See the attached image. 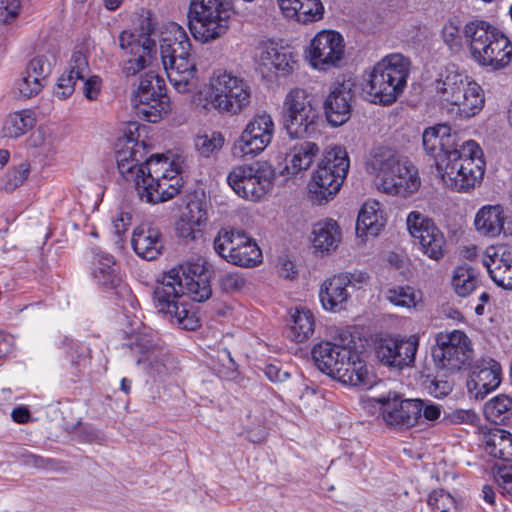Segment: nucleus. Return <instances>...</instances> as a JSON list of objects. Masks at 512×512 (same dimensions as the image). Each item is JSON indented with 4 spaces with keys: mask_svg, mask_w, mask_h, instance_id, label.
Masks as SVG:
<instances>
[{
    "mask_svg": "<svg viewBox=\"0 0 512 512\" xmlns=\"http://www.w3.org/2000/svg\"><path fill=\"white\" fill-rule=\"evenodd\" d=\"M116 162L119 173L133 182L141 200L158 204L179 194L182 179L176 165L167 157L156 155L146 159L145 144L132 134L118 140Z\"/></svg>",
    "mask_w": 512,
    "mask_h": 512,
    "instance_id": "f257e3e1",
    "label": "nucleus"
},
{
    "mask_svg": "<svg viewBox=\"0 0 512 512\" xmlns=\"http://www.w3.org/2000/svg\"><path fill=\"white\" fill-rule=\"evenodd\" d=\"M202 302L211 296L207 261L198 257L166 272L154 290V306L171 324L185 330H196L200 323L196 312L185 301Z\"/></svg>",
    "mask_w": 512,
    "mask_h": 512,
    "instance_id": "f03ea898",
    "label": "nucleus"
},
{
    "mask_svg": "<svg viewBox=\"0 0 512 512\" xmlns=\"http://www.w3.org/2000/svg\"><path fill=\"white\" fill-rule=\"evenodd\" d=\"M365 169L376 188L391 196H410L418 191L421 179L412 162L395 149L379 146L367 158Z\"/></svg>",
    "mask_w": 512,
    "mask_h": 512,
    "instance_id": "7ed1b4c3",
    "label": "nucleus"
},
{
    "mask_svg": "<svg viewBox=\"0 0 512 512\" xmlns=\"http://www.w3.org/2000/svg\"><path fill=\"white\" fill-rule=\"evenodd\" d=\"M159 52L172 87L180 94L192 92L196 87L197 67L185 29L175 22L163 25L159 37Z\"/></svg>",
    "mask_w": 512,
    "mask_h": 512,
    "instance_id": "20e7f679",
    "label": "nucleus"
},
{
    "mask_svg": "<svg viewBox=\"0 0 512 512\" xmlns=\"http://www.w3.org/2000/svg\"><path fill=\"white\" fill-rule=\"evenodd\" d=\"M432 86L435 97L454 119L469 120L485 106L483 88L453 66L441 69Z\"/></svg>",
    "mask_w": 512,
    "mask_h": 512,
    "instance_id": "39448f33",
    "label": "nucleus"
},
{
    "mask_svg": "<svg viewBox=\"0 0 512 512\" xmlns=\"http://www.w3.org/2000/svg\"><path fill=\"white\" fill-rule=\"evenodd\" d=\"M435 167L442 184L459 193L473 190L485 173L483 152L474 140L464 141L452 151L436 156Z\"/></svg>",
    "mask_w": 512,
    "mask_h": 512,
    "instance_id": "423d86ee",
    "label": "nucleus"
},
{
    "mask_svg": "<svg viewBox=\"0 0 512 512\" xmlns=\"http://www.w3.org/2000/svg\"><path fill=\"white\" fill-rule=\"evenodd\" d=\"M410 61L400 53H392L378 61L367 74L363 93L375 104L390 105L403 93L409 76Z\"/></svg>",
    "mask_w": 512,
    "mask_h": 512,
    "instance_id": "0eeeda50",
    "label": "nucleus"
},
{
    "mask_svg": "<svg viewBox=\"0 0 512 512\" xmlns=\"http://www.w3.org/2000/svg\"><path fill=\"white\" fill-rule=\"evenodd\" d=\"M463 37L472 58L481 66L494 70L506 67L512 57V44L498 28L484 20L465 24Z\"/></svg>",
    "mask_w": 512,
    "mask_h": 512,
    "instance_id": "6e6552de",
    "label": "nucleus"
},
{
    "mask_svg": "<svg viewBox=\"0 0 512 512\" xmlns=\"http://www.w3.org/2000/svg\"><path fill=\"white\" fill-rule=\"evenodd\" d=\"M251 95L246 80L225 69H216L209 76L203 108L238 115L249 106Z\"/></svg>",
    "mask_w": 512,
    "mask_h": 512,
    "instance_id": "1a4fd4ad",
    "label": "nucleus"
},
{
    "mask_svg": "<svg viewBox=\"0 0 512 512\" xmlns=\"http://www.w3.org/2000/svg\"><path fill=\"white\" fill-rule=\"evenodd\" d=\"M231 14L228 0H190V32L200 43L214 42L229 30Z\"/></svg>",
    "mask_w": 512,
    "mask_h": 512,
    "instance_id": "9d476101",
    "label": "nucleus"
},
{
    "mask_svg": "<svg viewBox=\"0 0 512 512\" xmlns=\"http://www.w3.org/2000/svg\"><path fill=\"white\" fill-rule=\"evenodd\" d=\"M349 166V157L344 148L334 146L327 150L308 182L311 200L319 205L332 200L339 192Z\"/></svg>",
    "mask_w": 512,
    "mask_h": 512,
    "instance_id": "9b49d317",
    "label": "nucleus"
},
{
    "mask_svg": "<svg viewBox=\"0 0 512 512\" xmlns=\"http://www.w3.org/2000/svg\"><path fill=\"white\" fill-rule=\"evenodd\" d=\"M380 405L382 419L394 427H413L423 420L435 421L441 415V408L430 400L403 399L396 393L374 398Z\"/></svg>",
    "mask_w": 512,
    "mask_h": 512,
    "instance_id": "f8f14e48",
    "label": "nucleus"
},
{
    "mask_svg": "<svg viewBox=\"0 0 512 512\" xmlns=\"http://www.w3.org/2000/svg\"><path fill=\"white\" fill-rule=\"evenodd\" d=\"M319 113L310 94L301 88L290 90L283 102V125L290 138L312 135L318 125Z\"/></svg>",
    "mask_w": 512,
    "mask_h": 512,
    "instance_id": "ddd939ff",
    "label": "nucleus"
},
{
    "mask_svg": "<svg viewBox=\"0 0 512 512\" xmlns=\"http://www.w3.org/2000/svg\"><path fill=\"white\" fill-rule=\"evenodd\" d=\"M274 176L269 163L258 161L233 167L227 175V183L239 197L255 202L272 189Z\"/></svg>",
    "mask_w": 512,
    "mask_h": 512,
    "instance_id": "4468645a",
    "label": "nucleus"
},
{
    "mask_svg": "<svg viewBox=\"0 0 512 512\" xmlns=\"http://www.w3.org/2000/svg\"><path fill=\"white\" fill-rule=\"evenodd\" d=\"M274 134L272 116L267 112L255 114L234 141L231 153L237 159H252L271 144Z\"/></svg>",
    "mask_w": 512,
    "mask_h": 512,
    "instance_id": "2eb2a0df",
    "label": "nucleus"
},
{
    "mask_svg": "<svg viewBox=\"0 0 512 512\" xmlns=\"http://www.w3.org/2000/svg\"><path fill=\"white\" fill-rule=\"evenodd\" d=\"M153 30L151 19L146 18L142 24L143 34L127 30L120 33L119 47L129 55L122 68L126 76H135L151 64L156 46L155 41L150 38Z\"/></svg>",
    "mask_w": 512,
    "mask_h": 512,
    "instance_id": "dca6fc26",
    "label": "nucleus"
},
{
    "mask_svg": "<svg viewBox=\"0 0 512 512\" xmlns=\"http://www.w3.org/2000/svg\"><path fill=\"white\" fill-rule=\"evenodd\" d=\"M214 249L227 262L237 266L253 267L262 259L256 242L238 230L221 229L214 239Z\"/></svg>",
    "mask_w": 512,
    "mask_h": 512,
    "instance_id": "f3484780",
    "label": "nucleus"
},
{
    "mask_svg": "<svg viewBox=\"0 0 512 512\" xmlns=\"http://www.w3.org/2000/svg\"><path fill=\"white\" fill-rule=\"evenodd\" d=\"M432 353L440 367L457 371L471 359V342L460 330L440 332L436 336V347Z\"/></svg>",
    "mask_w": 512,
    "mask_h": 512,
    "instance_id": "a211bd4d",
    "label": "nucleus"
},
{
    "mask_svg": "<svg viewBox=\"0 0 512 512\" xmlns=\"http://www.w3.org/2000/svg\"><path fill=\"white\" fill-rule=\"evenodd\" d=\"M406 226L424 255L436 261L444 256L445 236L430 218L419 211H411Z\"/></svg>",
    "mask_w": 512,
    "mask_h": 512,
    "instance_id": "6ab92c4d",
    "label": "nucleus"
},
{
    "mask_svg": "<svg viewBox=\"0 0 512 512\" xmlns=\"http://www.w3.org/2000/svg\"><path fill=\"white\" fill-rule=\"evenodd\" d=\"M343 55L344 43L341 34L323 30L311 40L306 57L314 69L328 71L339 66Z\"/></svg>",
    "mask_w": 512,
    "mask_h": 512,
    "instance_id": "aec40b11",
    "label": "nucleus"
},
{
    "mask_svg": "<svg viewBox=\"0 0 512 512\" xmlns=\"http://www.w3.org/2000/svg\"><path fill=\"white\" fill-rule=\"evenodd\" d=\"M354 345L352 334L342 331L334 343L321 342L315 345L312 349V358L320 371L336 379L340 365L343 366L345 359H349Z\"/></svg>",
    "mask_w": 512,
    "mask_h": 512,
    "instance_id": "412c9836",
    "label": "nucleus"
},
{
    "mask_svg": "<svg viewBox=\"0 0 512 512\" xmlns=\"http://www.w3.org/2000/svg\"><path fill=\"white\" fill-rule=\"evenodd\" d=\"M255 62L263 74L287 76L293 72L296 59L289 48L268 40L257 46Z\"/></svg>",
    "mask_w": 512,
    "mask_h": 512,
    "instance_id": "4be33fe9",
    "label": "nucleus"
},
{
    "mask_svg": "<svg viewBox=\"0 0 512 512\" xmlns=\"http://www.w3.org/2000/svg\"><path fill=\"white\" fill-rule=\"evenodd\" d=\"M418 345L416 336L407 339L383 337L378 341L376 354L382 364L402 369L413 364Z\"/></svg>",
    "mask_w": 512,
    "mask_h": 512,
    "instance_id": "5701e85b",
    "label": "nucleus"
},
{
    "mask_svg": "<svg viewBox=\"0 0 512 512\" xmlns=\"http://www.w3.org/2000/svg\"><path fill=\"white\" fill-rule=\"evenodd\" d=\"M492 281L504 289H512V246L498 244L488 246L482 255Z\"/></svg>",
    "mask_w": 512,
    "mask_h": 512,
    "instance_id": "b1692460",
    "label": "nucleus"
},
{
    "mask_svg": "<svg viewBox=\"0 0 512 512\" xmlns=\"http://www.w3.org/2000/svg\"><path fill=\"white\" fill-rule=\"evenodd\" d=\"M132 350L137 356V365L150 376L163 377L168 374L169 366L166 354L153 339L145 334L139 335L132 344Z\"/></svg>",
    "mask_w": 512,
    "mask_h": 512,
    "instance_id": "393cba45",
    "label": "nucleus"
},
{
    "mask_svg": "<svg viewBox=\"0 0 512 512\" xmlns=\"http://www.w3.org/2000/svg\"><path fill=\"white\" fill-rule=\"evenodd\" d=\"M51 73V63L46 56L31 59L15 82V90L23 98H31L44 88Z\"/></svg>",
    "mask_w": 512,
    "mask_h": 512,
    "instance_id": "a878e982",
    "label": "nucleus"
},
{
    "mask_svg": "<svg viewBox=\"0 0 512 512\" xmlns=\"http://www.w3.org/2000/svg\"><path fill=\"white\" fill-rule=\"evenodd\" d=\"M320 153V147L310 141L297 143L285 153L279 164V174L285 179L297 177L306 172Z\"/></svg>",
    "mask_w": 512,
    "mask_h": 512,
    "instance_id": "bb28decb",
    "label": "nucleus"
},
{
    "mask_svg": "<svg viewBox=\"0 0 512 512\" xmlns=\"http://www.w3.org/2000/svg\"><path fill=\"white\" fill-rule=\"evenodd\" d=\"M473 225L480 236L495 239L509 233L511 222L501 205L488 204L476 212Z\"/></svg>",
    "mask_w": 512,
    "mask_h": 512,
    "instance_id": "cd10ccee",
    "label": "nucleus"
},
{
    "mask_svg": "<svg viewBox=\"0 0 512 512\" xmlns=\"http://www.w3.org/2000/svg\"><path fill=\"white\" fill-rule=\"evenodd\" d=\"M352 90L346 83L336 84L330 90L324 102L327 121L332 126H341L351 116Z\"/></svg>",
    "mask_w": 512,
    "mask_h": 512,
    "instance_id": "c85d7f7f",
    "label": "nucleus"
},
{
    "mask_svg": "<svg viewBox=\"0 0 512 512\" xmlns=\"http://www.w3.org/2000/svg\"><path fill=\"white\" fill-rule=\"evenodd\" d=\"M336 380L363 389L371 388L375 383L374 375L361 358L356 345L351 350L349 359H345L343 366L340 365Z\"/></svg>",
    "mask_w": 512,
    "mask_h": 512,
    "instance_id": "c756f323",
    "label": "nucleus"
},
{
    "mask_svg": "<svg viewBox=\"0 0 512 512\" xmlns=\"http://www.w3.org/2000/svg\"><path fill=\"white\" fill-rule=\"evenodd\" d=\"M131 244L139 257L154 260L163 249L162 234L158 227L149 222H143L134 229Z\"/></svg>",
    "mask_w": 512,
    "mask_h": 512,
    "instance_id": "7c9ffc66",
    "label": "nucleus"
},
{
    "mask_svg": "<svg viewBox=\"0 0 512 512\" xmlns=\"http://www.w3.org/2000/svg\"><path fill=\"white\" fill-rule=\"evenodd\" d=\"M502 369L493 359L484 361L472 372L468 381V389L476 398L483 399L501 383Z\"/></svg>",
    "mask_w": 512,
    "mask_h": 512,
    "instance_id": "2f4dec72",
    "label": "nucleus"
},
{
    "mask_svg": "<svg viewBox=\"0 0 512 512\" xmlns=\"http://www.w3.org/2000/svg\"><path fill=\"white\" fill-rule=\"evenodd\" d=\"M346 281V277L335 274L321 283L319 300L325 311L340 312L346 308L351 296Z\"/></svg>",
    "mask_w": 512,
    "mask_h": 512,
    "instance_id": "473e14b6",
    "label": "nucleus"
},
{
    "mask_svg": "<svg viewBox=\"0 0 512 512\" xmlns=\"http://www.w3.org/2000/svg\"><path fill=\"white\" fill-rule=\"evenodd\" d=\"M386 225L381 204L376 200L366 201L359 210L356 235L362 241L377 237Z\"/></svg>",
    "mask_w": 512,
    "mask_h": 512,
    "instance_id": "72a5a7b5",
    "label": "nucleus"
},
{
    "mask_svg": "<svg viewBox=\"0 0 512 512\" xmlns=\"http://www.w3.org/2000/svg\"><path fill=\"white\" fill-rule=\"evenodd\" d=\"M422 143L425 151L434 158L435 162L436 156L448 153L460 144L457 135L452 133L451 128L445 124L426 128L422 134Z\"/></svg>",
    "mask_w": 512,
    "mask_h": 512,
    "instance_id": "f704fd0d",
    "label": "nucleus"
},
{
    "mask_svg": "<svg viewBox=\"0 0 512 512\" xmlns=\"http://www.w3.org/2000/svg\"><path fill=\"white\" fill-rule=\"evenodd\" d=\"M342 232L339 224L333 219L317 222L312 229L311 242L316 253L330 254L341 242Z\"/></svg>",
    "mask_w": 512,
    "mask_h": 512,
    "instance_id": "c9c22d12",
    "label": "nucleus"
},
{
    "mask_svg": "<svg viewBox=\"0 0 512 512\" xmlns=\"http://www.w3.org/2000/svg\"><path fill=\"white\" fill-rule=\"evenodd\" d=\"M481 441L485 451L493 458L512 461V433L501 428L483 429Z\"/></svg>",
    "mask_w": 512,
    "mask_h": 512,
    "instance_id": "e433bc0d",
    "label": "nucleus"
},
{
    "mask_svg": "<svg viewBox=\"0 0 512 512\" xmlns=\"http://www.w3.org/2000/svg\"><path fill=\"white\" fill-rule=\"evenodd\" d=\"M92 275L97 284L105 288H115L121 281L114 257L102 251L94 253Z\"/></svg>",
    "mask_w": 512,
    "mask_h": 512,
    "instance_id": "4c0bfd02",
    "label": "nucleus"
},
{
    "mask_svg": "<svg viewBox=\"0 0 512 512\" xmlns=\"http://www.w3.org/2000/svg\"><path fill=\"white\" fill-rule=\"evenodd\" d=\"M87 72V59L80 53H74L70 61V69L63 73L57 81L54 94L60 99H66L75 90L76 81Z\"/></svg>",
    "mask_w": 512,
    "mask_h": 512,
    "instance_id": "58836bf2",
    "label": "nucleus"
},
{
    "mask_svg": "<svg viewBox=\"0 0 512 512\" xmlns=\"http://www.w3.org/2000/svg\"><path fill=\"white\" fill-rule=\"evenodd\" d=\"M291 318V338L297 343H302L309 339L315 328V318L313 313L304 307H295L290 310Z\"/></svg>",
    "mask_w": 512,
    "mask_h": 512,
    "instance_id": "ea45409f",
    "label": "nucleus"
},
{
    "mask_svg": "<svg viewBox=\"0 0 512 512\" xmlns=\"http://www.w3.org/2000/svg\"><path fill=\"white\" fill-rule=\"evenodd\" d=\"M164 92H166L164 80L149 71L141 75L139 84L131 96V102L136 106L154 97H161Z\"/></svg>",
    "mask_w": 512,
    "mask_h": 512,
    "instance_id": "a19ab883",
    "label": "nucleus"
},
{
    "mask_svg": "<svg viewBox=\"0 0 512 512\" xmlns=\"http://www.w3.org/2000/svg\"><path fill=\"white\" fill-rule=\"evenodd\" d=\"M35 122L34 112L29 109L13 112L6 117L1 135L6 138H18L30 130Z\"/></svg>",
    "mask_w": 512,
    "mask_h": 512,
    "instance_id": "79ce46f5",
    "label": "nucleus"
},
{
    "mask_svg": "<svg viewBox=\"0 0 512 512\" xmlns=\"http://www.w3.org/2000/svg\"><path fill=\"white\" fill-rule=\"evenodd\" d=\"M138 116L148 122L156 123L163 117L167 116L171 111V104L166 92L161 97H154L134 106Z\"/></svg>",
    "mask_w": 512,
    "mask_h": 512,
    "instance_id": "37998d69",
    "label": "nucleus"
},
{
    "mask_svg": "<svg viewBox=\"0 0 512 512\" xmlns=\"http://www.w3.org/2000/svg\"><path fill=\"white\" fill-rule=\"evenodd\" d=\"M384 297L392 305L406 309L416 308L422 301L421 292L409 285L390 287Z\"/></svg>",
    "mask_w": 512,
    "mask_h": 512,
    "instance_id": "c03bdc74",
    "label": "nucleus"
},
{
    "mask_svg": "<svg viewBox=\"0 0 512 512\" xmlns=\"http://www.w3.org/2000/svg\"><path fill=\"white\" fill-rule=\"evenodd\" d=\"M479 284L477 271L470 266H458L453 273L452 286L460 297L470 295Z\"/></svg>",
    "mask_w": 512,
    "mask_h": 512,
    "instance_id": "a18cd8bd",
    "label": "nucleus"
},
{
    "mask_svg": "<svg viewBox=\"0 0 512 512\" xmlns=\"http://www.w3.org/2000/svg\"><path fill=\"white\" fill-rule=\"evenodd\" d=\"M512 409V398L507 395H498L485 403V417L494 423L502 422Z\"/></svg>",
    "mask_w": 512,
    "mask_h": 512,
    "instance_id": "49530a36",
    "label": "nucleus"
},
{
    "mask_svg": "<svg viewBox=\"0 0 512 512\" xmlns=\"http://www.w3.org/2000/svg\"><path fill=\"white\" fill-rule=\"evenodd\" d=\"M225 142L224 136L220 132H205L195 138V147L203 157H210L219 152Z\"/></svg>",
    "mask_w": 512,
    "mask_h": 512,
    "instance_id": "de8ad7c7",
    "label": "nucleus"
},
{
    "mask_svg": "<svg viewBox=\"0 0 512 512\" xmlns=\"http://www.w3.org/2000/svg\"><path fill=\"white\" fill-rule=\"evenodd\" d=\"M324 6L320 0H305L298 6L296 15L290 18L299 23L307 24L319 21L323 18Z\"/></svg>",
    "mask_w": 512,
    "mask_h": 512,
    "instance_id": "09e8293b",
    "label": "nucleus"
},
{
    "mask_svg": "<svg viewBox=\"0 0 512 512\" xmlns=\"http://www.w3.org/2000/svg\"><path fill=\"white\" fill-rule=\"evenodd\" d=\"M181 215L183 217L189 218V221L192 223L204 226L207 221L206 201L203 198L195 195L188 201L186 208Z\"/></svg>",
    "mask_w": 512,
    "mask_h": 512,
    "instance_id": "8fccbe9b",
    "label": "nucleus"
},
{
    "mask_svg": "<svg viewBox=\"0 0 512 512\" xmlns=\"http://www.w3.org/2000/svg\"><path fill=\"white\" fill-rule=\"evenodd\" d=\"M427 502L433 512H451L455 506L454 498L442 489L431 492Z\"/></svg>",
    "mask_w": 512,
    "mask_h": 512,
    "instance_id": "3c124183",
    "label": "nucleus"
},
{
    "mask_svg": "<svg viewBox=\"0 0 512 512\" xmlns=\"http://www.w3.org/2000/svg\"><path fill=\"white\" fill-rule=\"evenodd\" d=\"M30 173V165L26 162L15 166L6 174L4 189L7 191L14 190L24 183Z\"/></svg>",
    "mask_w": 512,
    "mask_h": 512,
    "instance_id": "603ef678",
    "label": "nucleus"
},
{
    "mask_svg": "<svg viewBox=\"0 0 512 512\" xmlns=\"http://www.w3.org/2000/svg\"><path fill=\"white\" fill-rule=\"evenodd\" d=\"M494 481L501 493L512 499V464L497 467L494 470Z\"/></svg>",
    "mask_w": 512,
    "mask_h": 512,
    "instance_id": "864d4df0",
    "label": "nucleus"
},
{
    "mask_svg": "<svg viewBox=\"0 0 512 512\" xmlns=\"http://www.w3.org/2000/svg\"><path fill=\"white\" fill-rule=\"evenodd\" d=\"M79 80L83 82V94L90 100H96L101 92L102 80L97 75H91L89 66L87 65V72L84 77H79Z\"/></svg>",
    "mask_w": 512,
    "mask_h": 512,
    "instance_id": "5fc2aeb1",
    "label": "nucleus"
},
{
    "mask_svg": "<svg viewBox=\"0 0 512 512\" xmlns=\"http://www.w3.org/2000/svg\"><path fill=\"white\" fill-rule=\"evenodd\" d=\"M29 143L35 148L49 151L54 144L53 133L48 128L39 127L30 135Z\"/></svg>",
    "mask_w": 512,
    "mask_h": 512,
    "instance_id": "6e6d98bb",
    "label": "nucleus"
},
{
    "mask_svg": "<svg viewBox=\"0 0 512 512\" xmlns=\"http://www.w3.org/2000/svg\"><path fill=\"white\" fill-rule=\"evenodd\" d=\"M20 10V0H0V22L12 23L19 16Z\"/></svg>",
    "mask_w": 512,
    "mask_h": 512,
    "instance_id": "4d7b16f0",
    "label": "nucleus"
},
{
    "mask_svg": "<svg viewBox=\"0 0 512 512\" xmlns=\"http://www.w3.org/2000/svg\"><path fill=\"white\" fill-rule=\"evenodd\" d=\"M442 38L450 47L461 43L460 22L456 19L449 20L442 28Z\"/></svg>",
    "mask_w": 512,
    "mask_h": 512,
    "instance_id": "13d9d810",
    "label": "nucleus"
},
{
    "mask_svg": "<svg viewBox=\"0 0 512 512\" xmlns=\"http://www.w3.org/2000/svg\"><path fill=\"white\" fill-rule=\"evenodd\" d=\"M220 285L227 292H236L245 286V279L238 272H229L221 276Z\"/></svg>",
    "mask_w": 512,
    "mask_h": 512,
    "instance_id": "bf43d9fd",
    "label": "nucleus"
},
{
    "mask_svg": "<svg viewBox=\"0 0 512 512\" xmlns=\"http://www.w3.org/2000/svg\"><path fill=\"white\" fill-rule=\"evenodd\" d=\"M189 218L180 216L179 221L176 223V231L178 235L184 239H194L196 232L200 230L202 225L192 223Z\"/></svg>",
    "mask_w": 512,
    "mask_h": 512,
    "instance_id": "052dcab7",
    "label": "nucleus"
},
{
    "mask_svg": "<svg viewBox=\"0 0 512 512\" xmlns=\"http://www.w3.org/2000/svg\"><path fill=\"white\" fill-rule=\"evenodd\" d=\"M448 419L452 424H469L473 425L477 422L478 417L473 410L456 409L448 415Z\"/></svg>",
    "mask_w": 512,
    "mask_h": 512,
    "instance_id": "680f3d73",
    "label": "nucleus"
},
{
    "mask_svg": "<svg viewBox=\"0 0 512 512\" xmlns=\"http://www.w3.org/2000/svg\"><path fill=\"white\" fill-rule=\"evenodd\" d=\"M342 277H346L347 287H351L354 289H360L363 286L368 284L369 275L360 270H356L350 273H339Z\"/></svg>",
    "mask_w": 512,
    "mask_h": 512,
    "instance_id": "e2e57ef3",
    "label": "nucleus"
},
{
    "mask_svg": "<svg viewBox=\"0 0 512 512\" xmlns=\"http://www.w3.org/2000/svg\"><path fill=\"white\" fill-rule=\"evenodd\" d=\"M131 224V216L128 213H119L112 220V232L118 237L122 236Z\"/></svg>",
    "mask_w": 512,
    "mask_h": 512,
    "instance_id": "0e129e2a",
    "label": "nucleus"
},
{
    "mask_svg": "<svg viewBox=\"0 0 512 512\" xmlns=\"http://www.w3.org/2000/svg\"><path fill=\"white\" fill-rule=\"evenodd\" d=\"M266 377L272 382H283L289 377L287 371H283L279 366L275 364H268L264 368Z\"/></svg>",
    "mask_w": 512,
    "mask_h": 512,
    "instance_id": "69168bd1",
    "label": "nucleus"
},
{
    "mask_svg": "<svg viewBox=\"0 0 512 512\" xmlns=\"http://www.w3.org/2000/svg\"><path fill=\"white\" fill-rule=\"evenodd\" d=\"M277 269L279 275L285 279H294L297 274L293 262L287 258H279Z\"/></svg>",
    "mask_w": 512,
    "mask_h": 512,
    "instance_id": "338daca9",
    "label": "nucleus"
},
{
    "mask_svg": "<svg viewBox=\"0 0 512 512\" xmlns=\"http://www.w3.org/2000/svg\"><path fill=\"white\" fill-rule=\"evenodd\" d=\"M300 400L303 402L306 409L316 410L317 405L320 403L321 397L310 388H306L300 396Z\"/></svg>",
    "mask_w": 512,
    "mask_h": 512,
    "instance_id": "774afa93",
    "label": "nucleus"
}]
</instances>
